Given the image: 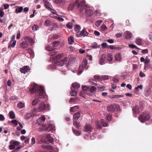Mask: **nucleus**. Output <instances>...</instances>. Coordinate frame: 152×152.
I'll list each match as a JSON object with an SVG mask.
<instances>
[{
  "mask_svg": "<svg viewBox=\"0 0 152 152\" xmlns=\"http://www.w3.org/2000/svg\"><path fill=\"white\" fill-rule=\"evenodd\" d=\"M10 116L11 118L14 119L15 118V114L12 111H11L9 112Z\"/></svg>",
  "mask_w": 152,
  "mask_h": 152,
  "instance_id": "obj_38",
  "label": "nucleus"
},
{
  "mask_svg": "<svg viewBox=\"0 0 152 152\" xmlns=\"http://www.w3.org/2000/svg\"><path fill=\"white\" fill-rule=\"evenodd\" d=\"M94 78L98 81H100L101 80V78L98 76L97 75H95L94 76Z\"/></svg>",
  "mask_w": 152,
  "mask_h": 152,
  "instance_id": "obj_57",
  "label": "nucleus"
},
{
  "mask_svg": "<svg viewBox=\"0 0 152 152\" xmlns=\"http://www.w3.org/2000/svg\"><path fill=\"white\" fill-rule=\"evenodd\" d=\"M11 143L13 144L15 146L20 144V143L18 141H16L14 140H12L11 141Z\"/></svg>",
  "mask_w": 152,
  "mask_h": 152,
  "instance_id": "obj_26",
  "label": "nucleus"
},
{
  "mask_svg": "<svg viewBox=\"0 0 152 152\" xmlns=\"http://www.w3.org/2000/svg\"><path fill=\"white\" fill-rule=\"evenodd\" d=\"M128 46H129V47L130 48H132V49L135 48L136 47V45H134V44H129V45Z\"/></svg>",
  "mask_w": 152,
  "mask_h": 152,
  "instance_id": "obj_61",
  "label": "nucleus"
},
{
  "mask_svg": "<svg viewBox=\"0 0 152 152\" xmlns=\"http://www.w3.org/2000/svg\"><path fill=\"white\" fill-rule=\"evenodd\" d=\"M68 41L69 43L71 44L74 42V38L72 36H70L68 38Z\"/></svg>",
  "mask_w": 152,
  "mask_h": 152,
  "instance_id": "obj_41",
  "label": "nucleus"
},
{
  "mask_svg": "<svg viewBox=\"0 0 152 152\" xmlns=\"http://www.w3.org/2000/svg\"><path fill=\"white\" fill-rule=\"evenodd\" d=\"M38 28L39 26L38 25L34 24L32 26V30L33 31H35L38 29Z\"/></svg>",
  "mask_w": 152,
  "mask_h": 152,
  "instance_id": "obj_39",
  "label": "nucleus"
},
{
  "mask_svg": "<svg viewBox=\"0 0 152 152\" xmlns=\"http://www.w3.org/2000/svg\"><path fill=\"white\" fill-rule=\"evenodd\" d=\"M75 62V59L73 58H70L69 62V65H72Z\"/></svg>",
  "mask_w": 152,
  "mask_h": 152,
  "instance_id": "obj_47",
  "label": "nucleus"
},
{
  "mask_svg": "<svg viewBox=\"0 0 152 152\" xmlns=\"http://www.w3.org/2000/svg\"><path fill=\"white\" fill-rule=\"evenodd\" d=\"M100 47L99 45H98L97 43L96 42L93 43L91 45V47L93 48H98Z\"/></svg>",
  "mask_w": 152,
  "mask_h": 152,
  "instance_id": "obj_33",
  "label": "nucleus"
},
{
  "mask_svg": "<svg viewBox=\"0 0 152 152\" xmlns=\"http://www.w3.org/2000/svg\"><path fill=\"white\" fill-rule=\"evenodd\" d=\"M20 45L21 48H24L27 47L28 45V43L25 41H24L20 44Z\"/></svg>",
  "mask_w": 152,
  "mask_h": 152,
  "instance_id": "obj_17",
  "label": "nucleus"
},
{
  "mask_svg": "<svg viewBox=\"0 0 152 152\" xmlns=\"http://www.w3.org/2000/svg\"><path fill=\"white\" fill-rule=\"evenodd\" d=\"M102 77L104 80H106L109 79V76L108 75H104L102 76Z\"/></svg>",
  "mask_w": 152,
  "mask_h": 152,
  "instance_id": "obj_60",
  "label": "nucleus"
},
{
  "mask_svg": "<svg viewBox=\"0 0 152 152\" xmlns=\"http://www.w3.org/2000/svg\"><path fill=\"white\" fill-rule=\"evenodd\" d=\"M88 61L86 58H84L82 63L81 65L80 66L79 69L78 70V73L80 74H81L83 70L85 69L86 70L88 68L87 66Z\"/></svg>",
  "mask_w": 152,
  "mask_h": 152,
  "instance_id": "obj_4",
  "label": "nucleus"
},
{
  "mask_svg": "<svg viewBox=\"0 0 152 152\" xmlns=\"http://www.w3.org/2000/svg\"><path fill=\"white\" fill-rule=\"evenodd\" d=\"M143 88V86L142 85L137 86L135 88L134 92L139 91L140 90H142Z\"/></svg>",
  "mask_w": 152,
  "mask_h": 152,
  "instance_id": "obj_34",
  "label": "nucleus"
},
{
  "mask_svg": "<svg viewBox=\"0 0 152 152\" xmlns=\"http://www.w3.org/2000/svg\"><path fill=\"white\" fill-rule=\"evenodd\" d=\"M46 149L48 150H50V151H49L48 152H54V150L53 149L52 147L50 145L47 146V147H46Z\"/></svg>",
  "mask_w": 152,
  "mask_h": 152,
  "instance_id": "obj_42",
  "label": "nucleus"
},
{
  "mask_svg": "<svg viewBox=\"0 0 152 152\" xmlns=\"http://www.w3.org/2000/svg\"><path fill=\"white\" fill-rule=\"evenodd\" d=\"M135 42L138 45H141L142 43V40L140 37H137L135 39Z\"/></svg>",
  "mask_w": 152,
  "mask_h": 152,
  "instance_id": "obj_15",
  "label": "nucleus"
},
{
  "mask_svg": "<svg viewBox=\"0 0 152 152\" xmlns=\"http://www.w3.org/2000/svg\"><path fill=\"white\" fill-rule=\"evenodd\" d=\"M40 141L45 143H48V141L52 143L53 141V139L50 135H48L47 136H42L41 138Z\"/></svg>",
  "mask_w": 152,
  "mask_h": 152,
  "instance_id": "obj_5",
  "label": "nucleus"
},
{
  "mask_svg": "<svg viewBox=\"0 0 152 152\" xmlns=\"http://www.w3.org/2000/svg\"><path fill=\"white\" fill-rule=\"evenodd\" d=\"M75 98H71L69 101L70 104H72L73 102H74L75 100Z\"/></svg>",
  "mask_w": 152,
  "mask_h": 152,
  "instance_id": "obj_56",
  "label": "nucleus"
},
{
  "mask_svg": "<svg viewBox=\"0 0 152 152\" xmlns=\"http://www.w3.org/2000/svg\"><path fill=\"white\" fill-rule=\"evenodd\" d=\"M51 21L50 20H46L45 22V25L49 26L50 24Z\"/></svg>",
  "mask_w": 152,
  "mask_h": 152,
  "instance_id": "obj_52",
  "label": "nucleus"
},
{
  "mask_svg": "<svg viewBox=\"0 0 152 152\" xmlns=\"http://www.w3.org/2000/svg\"><path fill=\"white\" fill-rule=\"evenodd\" d=\"M71 88L72 90L70 94L71 96H76L77 94V91L74 89H72V87H71Z\"/></svg>",
  "mask_w": 152,
  "mask_h": 152,
  "instance_id": "obj_24",
  "label": "nucleus"
},
{
  "mask_svg": "<svg viewBox=\"0 0 152 152\" xmlns=\"http://www.w3.org/2000/svg\"><path fill=\"white\" fill-rule=\"evenodd\" d=\"M82 36L83 37H85L87 36L88 33L86 31V29L85 28H83L82 31H81Z\"/></svg>",
  "mask_w": 152,
  "mask_h": 152,
  "instance_id": "obj_31",
  "label": "nucleus"
},
{
  "mask_svg": "<svg viewBox=\"0 0 152 152\" xmlns=\"http://www.w3.org/2000/svg\"><path fill=\"white\" fill-rule=\"evenodd\" d=\"M107 60L108 61H111L113 59V55L111 53H109L107 54Z\"/></svg>",
  "mask_w": 152,
  "mask_h": 152,
  "instance_id": "obj_25",
  "label": "nucleus"
},
{
  "mask_svg": "<svg viewBox=\"0 0 152 152\" xmlns=\"http://www.w3.org/2000/svg\"><path fill=\"white\" fill-rule=\"evenodd\" d=\"M63 55V54L61 53L56 55L53 59V61H56L55 63L53 65H50L49 68L51 69H55L59 70L62 72H66L65 68H66V65H64V64L66 63L67 58L65 57L64 59H61V61H60V58Z\"/></svg>",
  "mask_w": 152,
  "mask_h": 152,
  "instance_id": "obj_1",
  "label": "nucleus"
},
{
  "mask_svg": "<svg viewBox=\"0 0 152 152\" xmlns=\"http://www.w3.org/2000/svg\"><path fill=\"white\" fill-rule=\"evenodd\" d=\"M45 7L48 10H51V8L50 7V3L48 1L45 2Z\"/></svg>",
  "mask_w": 152,
  "mask_h": 152,
  "instance_id": "obj_35",
  "label": "nucleus"
},
{
  "mask_svg": "<svg viewBox=\"0 0 152 152\" xmlns=\"http://www.w3.org/2000/svg\"><path fill=\"white\" fill-rule=\"evenodd\" d=\"M101 122L102 123V124L103 126H107V122L104 121L103 119H101Z\"/></svg>",
  "mask_w": 152,
  "mask_h": 152,
  "instance_id": "obj_45",
  "label": "nucleus"
},
{
  "mask_svg": "<svg viewBox=\"0 0 152 152\" xmlns=\"http://www.w3.org/2000/svg\"><path fill=\"white\" fill-rule=\"evenodd\" d=\"M46 119V118L45 115H42L39 118L37 119L36 124L39 125H42L44 124Z\"/></svg>",
  "mask_w": 152,
  "mask_h": 152,
  "instance_id": "obj_8",
  "label": "nucleus"
},
{
  "mask_svg": "<svg viewBox=\"0 0 152 152\" xmlns=\"http://www.w3.org/2000/svg\"><path fill=\"white\" fill-rule=\"evenodd\" d=\"M16 41L15 40H14L12 41V43L11 44V46L12 48H13L15 46L16 43Z\"/></svg>",
  "mask_w": 152,
  "mask_h": 152,
  "instance_id": "obj_55",
  "label": "nucleus"
},
{
  "mask_svg": "<svg viewBox=\"0 0 152 152\" xmlns=\"http://www.w3.org/2000/svg\"><path fill=\"white\" fill-rule=\"evenodd\" d=\"M102 46L103 48H106L107 47V44L106 43H103L102 44Z\"/></svg>",
  "mask_w": 152,
  "mask_h": 152,
  "instance_id": "obj_59",
  "label": "nucleus"
},
{
  "mask_svg": "<svg viewBox=\"0 0 152 152\" xmlns=\"http://www.w3.org/2000/svg\"><path fill=\"white\" fill-rule=\"evenodd\" d=\"M92 127L88 124H86L84 127L85 131L87 132H92Z\"/></svg>",
  "mask_w": 152,
  "mask_h": 152,
  "instance_id": "obj_12",
  "label": "nucleus"
},
{
  "mask_svg": "<svg viewBox=\"0 0 152 152\" xmlns=\"http://www.w3.org/2000/svg\"><path fill=\"white\" fill-rule=\"evenodd\" d=\"M149 39L152 41V32L148 36Z\"/></svg>",
  "mask_w": 152,
  "mask_h": 152,
  "instance_id": "obj_64",
  "label": "nucleus"
},
{
  "mask_svg": "<svg viewBox=\"0 0 152 152\" xmlns=\"http://www.w3.org/2000/svg\"><path fill=\"white\" fill-rule=\"evenodd\" d=\"M25 106L24 102H20L18 104L17 106L20 109L23 108Z\"/></svg>",
  "mask_w": 152,
  "mask_h": 152,
  "instance_id": "obj_30",
  "label": "nucleus"
},
{
  "mask_svg": "<svg viewBox=\"0 0 152 152\" xmlns=\"http://www.w3.org/2000/svg\"><path fill=\"white\" fill-rule=\"evenodd\" d=\"M72 87L74 88H78L80 87V84L78 83H75L72 84Z\"/></svg>",
  "mask_w": 152,
  "mask_h": 152,
  "instance_id": "obj_23",
  "label": "nucleus"
},
{
  "mask_svg": "<svg viewBox=\"0 0 152 152\" xmlns=\"http://www.w3.org/2000/svg\"><path fill=\"white\" fill-rule=\"evenodd\" d=\"M133 110L134 113L135 114H137L140 113V111L139 110V107L137 105H136L134 107Z\"/></svg>",
  "mask_w": 152,
  "mask_h": 152,
  "instance_id": "obj_16",
  "label": "nucleus"
},
{
  "mask_svg": "<svg viewBox=\"0 0 152 152\" xmlns=\"http://www.w3.org/2000/svg\"><path fill=\"white\" fill-rule=\"evenodd\" d=\"M23 8L22 7L18 6L15 9V12L17 14L21 12L23 10Z\"/></svg>",
  "mask_w": 152,
  "mask_h": 152,
  "instance_id": "obj_21",
  "label": "nucleus"
},
{
  "mask_svg": "<svg viewBox=\"0 0 152 152\" xmlns=\"http://www.w3.org/2000/svg\"><path fill=\"white\" fill-rule=\"evenodd\" d=\"M106 59V55L104 54H102V56H100L99 60L98 61L99 64L101 65L105 64L104 62Z\"/></svg>",
  "mask_w": 152,
  "mask_h": 152,
  "instance_id": "obj_10",
  "label": "nucleus"
},
{
  "mask_svg": "<svg viewBox=\"0 0 152 152\" xmlns=\"http://www.w3.org/2000/svg\"><path fill=\"white\" fill-rule=\"evenodd\" d=\"M124 36L127 40H131L132 38V34L129 31H126L124 32Z\"/></svg>",
  "mask_w": 152,
  "mask_h": 152,
  "instance_id": "obj_11",
  "label": "nucleus"
},
{
  "mask_svg": "<svg viewBox=\"0 0 152 152\" xmlns=\"http://www.w3.org/2000/svg\"><path fill=\"white\" fill-rule=\"evenodd\" d=\"M35 92V96L37 97L32 102V104L33 105H35L38 104L40 100L39 99H43L46 96L44 90L42 86H41L39 88H37V85L35 84L31 89V93H33Z\"/></svg>",
  "mask_w": 152,
  "mask_h": 152,
  "instance_id": "obj_2",
  "label": "nucleus"
},
{
  "mask_svg": "<svg viewBox=\"0 0 152 152\" xmlns=\"http://www.w3.org/2000/svg\"><path fill=\"white\" fill-rule=\"evenodd\" d=\"M107 109L109 111L113 113L116 110L118 111L119 110V106L116 104L109 105L107 107Z\"/></svg>",
  "mask_w": 152,
  "mask_h": 152,
  "instance_id": "obj_7",
  "label": "nucleus"
},
{
  "mask_svg": "<svg viewBox=\"0 0 152 152\" xmlns=\"http://www.w3.org/2000/svg\"><path fill=\"white\" fill-rule=\"evenodd\" d=\"M29 70V67L28 66H26L21 69L20 71L21 73H23L25 74L26 73V72H28V70Z\"/></svg>",
  "mask_w": 152,
  "mask_h": 152,
  "instance_id": "obj_14",
  "label": "nucleus"
},
{
  "mask_svg": "<svg viewBox=\"0 0 152 152\" xmlns=\"http://www.w3.org/2000/svg\"><path fill=\"white\" fill-rule=\"evenodd\" d=\"M59 45V42L58 41H55L53 43V47H56L58 46Z\"/></svg>",
  "mask_w": 152,
  "mask_h": 152,
  "instance_id": "obj_44",
  "label": "nucleus"
},
{
  "mask_svg": "<svg viewBox=\"0 0 152 152\" xmlns=\"http://www.w3.org/2000/svg\"><path fill=\"white\" fill-rule=\"evenodd\" d=\"M73 125L74 126L77 127V129H79L80 126V124L77 121H74Z\"/></svg>",
  "mask_w": 152,
  "mask_h": 152,
  "instance_id": "obj_36",
  "label": "nucleus"
},
{
  "mask_svg": "<svg viewBox=\"0 0 152 152\" xmlns=\"http://www.w3.org/2000/svg\"><path fill=\"white\" fill-rule=\"evenodd\" d=\"M85 13L86 15L88 16H91L93 13L92 11L90 9L86 10Z\"/></svg>",
  "mask_w": 152,
  "mask_h": 152,
  "instance_id": "obj_20",
  "label": "nucleus"
},
{
  "mask_svg": "<svg viewBox=\"0 0 152 152\" xmlns=\"http://www.w3.org/2000/svg\"><path fill=\"white\" fill-rule=\"evenodd\" d=\"M64 1V0H54L53 2L54 3L57 4L60 3H63Z\"/></svg>",
  "mask_w": 152,
  "mask_h": 152,
  "instance_id": "obj_43",
  "label": "nucleus"
},
{
  "mask_svg": "<svg viewBox=\"0 0 152 152\" xmlns=\"http://www.w3.org/2000/svg\"><path fill=\"white\" fill-rule=\"evenodd\" d=\"M96 90V88L95 87L93 86L90 89V91L91 92L93 93Z\"/></svg>",
  "mask_w": 152,
  "mask_h": 152,
  "instance_id": "obj_49",
  "label": "nucleus"
},
{
  "mask_svg": "<svg viewBox=\"0 0 152 152\" xmlns=\"http://www.w3.org/2000/svg\"><path fill=\"white\" fill-rule=\"evenodd\" d=\"M139 75L141 77H145V75L144 73H143L142 71H140Z\"/></svg>",
  "mask_w": 152,
  "mask_h": 152,
  "instance_id": "obj_62",
  "label": "nucleus"
},
{
  "mask_svg": "<svg viewBox=\"0 0 152 152\" xmlns=\"http://www.w3.org/2000/svg\"><path fill=\"white\" fill-rule=\"evenodd\" d=\"M67 27L69 29H71L73 27L72 23L70 22H68L66 24Z\"/></svg>",
  "mask_w": 152,
  "mask_h": 152,
  "instance_id": "obj_46",
  "label": "nucleus"
},
{
  "mask_svg": "<svg viewBox=\"0 0 152 152\" xmlns=\"http://www.w3.org/2000/svg\"><path fill=\"white\" fill-rule=\"evenodd\" d=\"M45 104L43 102L40 103L37 108V111L38 112L43 111L46 108Z\"/></svg>",
  "mask_w": 152,
  "mask_h": 152,
  "instance_id": "obj_9",
  "label": "nucleus"
},
{
  "mask_svg": "<svg viewBox=\"0 0 152 152\" xmlns=\"http://www.w3.org/2000/svg\"><path fill=\"white\" fill-rule=\"evenodd\" d=\"M89 88V87L88 86H83L82 87V89L85 91H87Z\"/></svg>",
  "mask_w": 152,
  "mask_h": 152,
  "instance_id": "obj_54",
  "label": "nucleus"
},
{
  "mask_svg": "<svg viewBox=\"0 0 152 152\" xmlns=\"http://www.w3.org/2000/svg\"><path fill=\"white\" fill-rule=\"evenodd\" d=\"M80 115L79 112L73 115V118L74 119L77 120L80 117Z\"/></svg>",
  "mask_w": 152,
  "mask_h": 152,
  "instance_id": "obj_27",
  "label": "nucleus"
},
{
  "mask_svg": "<svg viewBox=\"0 0 152 152\" xmlns=\"http://www.w3.org/2000/svg\"><path fill=\"white\" fill-rule=\"evenodd\" d=\"M10 145H9V148L10 150H13L15 148V146L13 145V144H12L11 143V141L10 142Z\"/></svg>",
  "mask_w": 152,
  "mask_h": 152,
  "instance_id": "obj_48",
  "label": "nucleus"
},
{
  "mask_svg": "<svg viewBox=\"0 0 152 152\" xmlns=\"http://www.w3.org/2000/svg\"><path fill=\"white\" fill-rule=\"evenodd\" d=\"M151 90L150 89H147L145 90L144 95L146 96H148L151 94Z\"/></svg>",
  "mask_w": 152,
  "mask_h": 152,
  "instance_id": "obj_22",
  "label": "nucleus"
},
{
  "mask_svg": "<svg viewBox=\"0 0 152 152\" xmlns=\"http://www.w3.org/2000/svg\"><path fill=\"white\" fill-rule=\"evenodd\" d=\"M11 122L13 124H15V126H17L18 125L19 122L17 121L16 120H12Z\"/></svg>",
  "mask_w": 152,
  "mask_h": 152,
  "instance_id": "obj_53",
  "label": "nucleus"
},
{
  "mask_svg": "<svg viewBox=\"0 0 152 152\" xmlns=\"http://www.w3.org/2000/svg\"><path fill=\"white\" fill-rule=\"evenodd\" d=\"M48 131H52L54 130V126L53 125H50L48 127H47Z\"/></svg>",
  "mask_w": 152,
  "mask_h": 152,
  "instance_id": "obj_28",
  "label": "nucleus"
},
{
  "mask_svg": "<svg viewBox=\"0 0 152 152\" xmlns=\"http://www.w3.org/2000/svg\"><path fill=\"white\" fill-rule=\"evenodd\" d=\"M149 118V115L147 113H145L141 114L138 117V119L142 123H143L148 120Z\"/></svg>",
  "mask_w": 152,
  "mask_h": 152,
  "instance_id": "obj_6",
  "label": "nucleus"
},
{
  "mask_svg": "<svg viewBox=\"0 0 152 152\" xmlns=\"http://www.w3.org/2000/svg\"><path fill=\"white\" fill-rule=\"evenodd\" d=\"M79 107L77 106H75L74 107H71L70 111L71 112H74L79 109Z\"/></svg>",
  "mask_w": 152,
  "mask_h": 152,
  "instance_id": "obj_32",
  "label": "nucleus"
},
{
  "mask_svg": "<svg viewBox=\"0 0 152 152\" xmlns=\"http://www.w3.org/2000/svg\"><path fill=\"white\" fill-rule=\"evenodd\" d=\"M106 118L108 121H110L112 118V116L110 115H107L106 116Z\"/></svg>",
  "mask_w": 152,
  "mask_h": 152,
  "instance_id": "obj_51",
  "label": "nucleus"
},
{
  "mask_svg": "<svg viewBox=\"0 0 152 152\" xmlns=\"http://www.w3.org/2000/svg\"><path fill=\"white\" fill-rule=\"evenodd\" d=\"M75 30L76 32H79L81 29V27L80 25L76 24L75 26Z\"/></svg>",
  "mask_w": 152,
  "mask_h": 152,
  "instance_id": "obj_29",
  "label": "nucleus"
},
{
  "mask_svg": "<svg viewBox=\"0 0 152 152\" xmlns=\"http://www.w3.org/2000/svg\"><path fill=\"white\" fill-rule=\"evenodd\" d=\"M115 61H119L121 59V57L120 53H117L115 56Z\"/></svg>",
  "mask_w": 152,
  "mask_h": 152,
  "instance_id": "obj_19",
  "label": "nucleus"
},
{
  "mask_svg": "<svg viewBox=\"0 0 152 152\" xmlns=\"http://www.w3.org/2000/svg\"><path fill=\"white\" fill-rule=\"evenodd\" d=\"M102 23V20H97L96 21L95 24L96 25L98 26L100 25V24Z\"/></svg>",
  "mask_w": 152,
  "mask_h": 152,
  "instance_id": "obj_50",
  "label": "nucleus"
},
{
  "mask_svg": "<svg viewBox=\"0 0 152 152\" xmlns=\"http://www.w3.org/2000/svg\"><path fill=\"white\" fill-rule=\"evenodd\" d=\"M24 39L25 42L28 43L32 45L34 43V41L31 38H29L28 36H26L24 37Z\"/></svg>",
  "mask_w": 152,
  "mask_h": 152,
  "instance_id": "obj_13",
  "label": "nucleus"
},
{
  "mask_svg": "<svg viewBox=\"0 0 152 152\" xmlns=\"http://www.w3.org/2000/svg\"><path fill=\"white\" fill-rule=\"evenodd\" d=\"M54 18L57 20H58L61 21H63L64 20V19L63 18L58 15H56V16H54Z\"/></svg>",
  "mask_w": 152,
  "mask_h": 152,
  "instance_id": "obj_40",
  "label": "nucleus"
},
{
  "mask_svg": "<svg viewBox=\"0 0 152 152\" xmlns=\"http://www.w3.org/2000/svg\"><path fill=\"white\" fill-rule=\"evenodd\" d=\"M148 50L147 49L142 50V53L143 54H147L148 53Z\"/></svg>",
  "mask_w": 152,
  "mask_h": 152,
  "instance_id": "obj_63",
  "label": "nucleus"
},
{
  "mask_svg": "<svg viewBox=\"0 0 152 152\" xmlns=\"http://www.w3.org/2000/svg\"><path fill=\"white\" fill-rule=\"evenodd\" d=\"M73 131L76 135L78 136L80 135L81 134V132L80 131H78L74 129H73Z\"/></svg>",
  "mask_w": 152,
  "mask_h": 152,
  "instance_id": "obj_37",
  "label": "nucleus"
},
{
  "mask_svg": "<svg viewBox=\"0 0 152 152\" xmlns=\"http://www.w3.org/2000/svg\"><path fill=\"white\" fill-rule=\"evenodd\" d=\"M28 52L30 54L31 56H33L34 55V52L33 50L29 48L28 49Z\"/></svg>",
  "mask_w": 152,
  "mask_h": 152,
  "instance_id": "obj_58",
  "label": "nucleus"
},
{
  "mask_svg": "<svg viewBox=\"0 0 152 152\" xmlns=\"http://www.w3.org/2000/svg\"><path fill=\"white\" fill-rule=\"evenodd\" d=\"M80 3L81 4L78 0H75L73 4L69 5L68 7V10H72L74 9H77L79 11L81 12L84 9L85 1L82 0L80 2Z\"/></svg>",
  "mask_w": 152,
  "mask_h": 152,
  "instance_id": "obj_3",
  "label": "nucleus"
},
{
  "mask_svg": "<svg viewBox=\"0 0 152 152\" xmlns=\"http://www.w3.org/2000/svg\"><path fill=\"white\" fill-rule=\"evenodd\" d=\"M47 126H45L44 125H42L40 126L39 128V131L40 132L44 131L47 130Z\"/></svg>",
  "mask_w": 152,
  "mask_h": 152,
  "instance_id": "obj_18",
  "label": "nucleus"
}]
</instances>
